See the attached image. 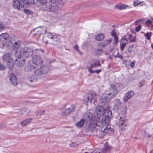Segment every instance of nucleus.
<instances>
[{
  "label": "nucleus",
  "mask_w": 153,
  "mask_h": 153,
  "mask_svg": "<svg viewBox=\"0 0 153 153\" xmlns=\"http://www.w3.org/2000/svg\"><path fill=\"white\" fill-rule=\"evenodd\" d=\"M122 88V86L119 83L111 85L108 93L103 94L101 96L100 102L103 105L107 104L116 96Z\"/></svg>",
  "instance_id": "obj_1"
},
{
  "label": "nucleus",
  "mask_w": 153,
  "mask_h": 153,
  "mask_svg": "<svg viewBox=\"0 0 153 153\" xmlns=\"http://www.w3.org/2000/svg\"><path fill=\"white\" fill-rule=\"evenodd\" d=\"M112 113L111 111L108 109H105L104 110L103 114V117L102 119V122L103 123H105L107 126L103 130V132L104 133H106L109 131H112L113 129L111 128V126L109 123L110 121V118L111 117Z\"/></svg>",
  "instance_id": "obj_2"
},
{
  "label": "nucleus",
  "mask_w": 153,
  "mask_h": 153,
  "mask_svg": "<svg viewBox=\"0 0 153 153\" xmlns=\"http://www.w3.org/2000/svg\"><path fill=\"white\" fill-rule=\"evenodd\" d=\"M42 41L46 45L49 43L53 45H56L61 42L59 38L51 33H46L45 36L42 37Z\"/></svg>",
  "instance_id": "obj_3"
},
{
  "label": "nucleus",
  "mask_w": 153,
  "mask_h": 153,
  "mask_svg": "<svg viewBox=\"0 0 153 153\" xmlns=\"http://www.w3.org/2000/svg\"><path fill=\"white\" fill-rule=\"evenodd\" d=\"M4 62H7V65L10 67L12 68L13 66V60L12 58V54L11 53L4 54L2 57Z\"/></svg>",
  "instance_id": "obj_4"
},
{
  "label": "nucleus",
  "mask_w": 153,
  "mask_h": 153,
  "mask_svg": "<svg viewBox=\"0 0 153 153\" xmlns=\"http://www.w3.org/2000/svg\"><path fill=\"white\" fill-rule=\"evenodd\" d=\"M49 69L48 66L43 65L39 68H38L35 70L34 73L36 76H40L42 74L47 73Z\"/></svg>",
  "instance_id": "obj_5"
},
{
  "label": "nucleus",
  "mask_w": 153,
  "mask_h": 153,
  "mask_svg": "<svg viewBox=\"0 0 153 153\" xmlns=\"http://www.w3.org/2000/svg\"><path fill=\"white\" fill-rule=\"evenodd\" d=\"M42 8L45 11L48 12H54L58 9V7L56 4H52L47 3L43 5Z\"/></svg>",
  "instance_id": "obj_6"
},
{
  "label": "nucleus",
  "mask_w": 153,
  "mask_h": 153,
  "mask_svg": "<svg viewBox=\"0 0 153 153\" xmlns=\"http://www.w3.org/2000/svg\"><path fill=\"white\" fill-rule=\"evenodd\" d=\"M97 96L95 92L92 91L90 92L88 96L85 97L84 101L88 103L90 102H94L96 101Z\"/></svg>",
  "instance_id": "obj_7"
},
{
  "label": "nucleus",
  "mask_w": 153,
  "mask_h": 153,
  "mask_svg": "<svg viewBox=\"0 0 153 153\" xmlns=\"http://www.w3.org/2000/svg\"><path fill=\"white\" fill-rule=\"evenodd\" d=\"M126 120L125 119V116L120 117L119 121V127L122 130H124L126 128Z\"/></svg>",
  "instance_id": "obj_8"
},
{
  "label": "nucleus",
  "mask_w": 153,
  "mask_h": 153,
  "mask_svg": "<svg viewBox=\"0 0 153 153\" xmlns=\"http://www.w3.org/2000/svg\"><path fill=\"white\" fill-rule=\"evenodd\" d=\"M25 49L19 48L15 51L14 55L17 58H24Z\"/></svg>",
  "instance_id": "obj_9"
},
{
  "label": "nucleus",
  "mask_w": 153,
  "mask_h": 153,
  "mask_svg": "<svg viewBox=\"0 0 153 153\" xmlns=\"http://www.w3.org/2000/svg\"><path fill=\"white\" fill-rule=\"evenodd\" d=\"M37 66L33 61H29L28 62L27 67H25V70L27 71H31Z\"/></svg>",
  "instance_id": "obj_10"
},
{
  "label": "nucleus",
  "mask_w": 153,
  "mask_h": 153,
  "mask_svg": "<svg viewBox=\"0 0 153 153\" xmlns=\"http://www.w3.org/2000/svg\"><path fill=\"white\" fill-rule=\"evenodd\" d=\"M105 109L101 106H98L95 109V112L98 116L100 117L102 116Z\"/></svg>",
  "instance_id": "obj_11"
},
{
  "label": "nucleus",
  "mask_w": 153,
  "mask_h": 153,
  "mask_svg": "<svg viewBox=\"0 0 153 153\" xmlns=\"http://www.w3.org/2000/svg\"><path fill=\"white\" fill-rule=\"evenodd\" d=\"M37 66L38 65H41L42 62V58L39 56H36L33 57L32 61Z\"/></svg>",
  "instance_id": "obj_12"
},
{
  "label": "nucleus",
  "mask_w": 153,
  "mask_h": 153,
  "mask_svg": "<svg viewBox=\"0 0 153 153\" xmlns=\"http://www.w3.org/2000/svg\"><path fill=\"white\" fill-rule=\"evenodd\" d=\"M134 93L133 91H128L125 95L123 98V100L125 102L127 101L128 100L132 97L134 95Z\"/></svg>",
  "instance_id": "obj_13"
},
{
  "label": "nucleus",
  "mask_w": 153,
  "mask_h": 153,
  "mask_svg": "<svg viewBox=\"0 0 153 153\" xmlns=\"http://www.w3.org/2000/svg\"><path fill=\"white\" fill-rule=\"evenodd\" d=\"M25 63V59L24 58H17L15 60V63L19 67L22 66Z\"/></svg>",
  "instance_id": "obj_14"
},
{
  "label": "nucleus",
  "mask_w": 153,
  "mask_h": 153,
  "mask_svg": "<svg viewBox=\"0 0 153 153\" xmlns=\"http://www.w3.org/2000/svg\"><path fill=\"white\" fill-rule=\"evenodd\" d=\"M33 118H28L25 119L21 121L20 123L22 127H25L32 122Z\"/></svg>",
  "instance_id": "obj_15"
},
{
  "label": "nucleus",
  "mask_w": 153,
  "mask_h": 153,
  "mask_svg": "<svg viewBox=\"0 0 153 153\" xmlns=\"http://www.w3.org/2000/svg\"><path fill=\"white\" fill-rule=\"evenodd\" d=\"M33 51L30 48H25L24 58L31 56L33 54Z\"/></svg>",
  "instance_id": "obj_16"
},
{
  "label": "nucleus",
  "mask_w": 153,
  "mask_h": 153,
  "mask_svg": "<svg viewBox=\"0 0 153 153\" xmlns=\"http://www.w3.org/2000/svg\"><path fill=\"white\" fill-rule=\"evenodd\" d=\"M10 79L12 84L16 86L17 84V82L16 76L13 73H11L10 75Z\"/></svg>",
  "instance_id": "obj_17"
},
{
  "label": "nucleus",
  "mask_w": 153,
  "mask_h": 153,
  "mask_svg": "<svg viewBox=\"0 0 153 153\" xmlns=\"http://www.w3.org/2000/svg\"><path fill=\"white\" fill-rule=\"evenodd\" d=\"M88 131L94 133L97 132V130L95 123H91L88 127Z\"/></svg>",
  "instance_id": "obj_18"
},
{
  "label": "nucleus",
  "mask_w": 153,
  "mask_h": 153,
  "mask_svg": "<svg viewBox=\"0 0 153 153\" xmlns=\"http://www.w3.org/2000/svg\"><path fill=\"white\" fill-rule=\"evenodd\" d=\"M110 148L107 143L104 144V148L101 150L100 153H109Z\"/></svg>",
  "instance_id": "obj_19"
},
{
  "label": "nucleus",
  "mask_w": 153,
  "mask_h": 153,
  "mask_svg": "<svg viewBox=\"0 0 153 153\" xmlns=\"http://www.w3.org/2000/svg\"><path fill=\"white\" fill-rule=\"evenodd\" d=\"M22 1L21 0H13V6L14 8L19 10L20 8V3Z\"/></svg>",
  "instance_id": "obj_20"
},
{
  "label": "nucleus",
  "mask_w": 153,
  "mask_h": 153,
  "mask_svg": "<svg viewBox=\"0 0 153 153\" xmlns=\"http://www.w3.org/2000/svg\"><path fill=\"white\" fill-rule=\"evenodd\" d=\"M114 109L116 110H119L121 107V102L118 99L114 100Z\"/></svg>",
  "instance_id": "obj_21"
},
{
  "label": "nucleus",
  "mask_w": 153,
  "mask_h": 153,
  "mask_svg": "<svg viewBox=\"0 0 153 153\" xmlns=\"http://www.w3.org/2000/svg\"><path fill=\"white\" fill-rule=\"evenodd\" d=\"M127 40L125 38H122L120 41V49L123 51L127 43Z\"/></svg>",
  "instance_id": "obj_22"
},
{
  "label": "nucleus",
  "mask_w": 153,
  "mask_h": 153,
  "mask_svg": "<svg viewBox=\"0 0 153 153\" xmlns=\"http://www.w3.org/2000/svg\"><path fill=\"white\" fill-rule=\"evenodd\" d=\"M9 37V35L7 33H3L0 35V40L2 42L5 41Z\"/></svg>",
  "instance_id": "obj_23"
},
{
  "label": "nucleus",
  "mask_w": 153,
  "mask_h": 153,
  "mask_svg": "<svg viewBox=\"0 0 153 153\" xmlns=\"http://www.w3.org/2000/svg\"><path fill=\"white\" fill-rule=\"evenodd\" d=\"M85 122V119H82L80 120V121L76 123V125L78 128H81L83 126Z\"/></svg>",
  "instance_id": "obj_24"
},
{
  "label": "nucleus",
  "mask_w": 153,
  "mask_h": 153,
  "mask_svg": "<svg viewBox=\"0 0 153 153\" xmlns=\"http://www.w3.org/2000/svg\"><path fill=\"white\" fill-rule=\"evenodd\" d=\"M21 42L20 41H17L16 42H15L14 45L13 47V50H16V51L19 48H20V45Z\"/></svg>",
  "instance_id": "obj_25"
},
{
  "label": "nucleus",
  "mask_w": 153,
  "mask_h": 153,
  "mask_svg": "<svg viewBox=\"0 0 153 153\" xmlns=\"http://www.w3.org/2000/svg\"><path fill=\"white\" fill-rule=\"evenodd\" d=\"M30 110L27 109L25 108L22 110V112L21 113V115H24L25 116H27L29 115L30 114Z\"/></svg>",
  "instance_id": "obj_26"
},
{
  "label": "nucleus",
  "mask_w": 153,
  "mask_h": 153,
  "mask_svg": "<svg viewBox=\"0 0 153 153\" xmlns=\"http://www.w3.org/2000/svg\"><path fill=\"white\" fill-rule=\"evenodd\" d=\"M27 2L26 1H24L22 2L24 3V4L27 3L31 4H36L38 2V0H27Z\"/></svg>",
  "instance_id": "obj_27"
},
{
  "label": "nucleus",
  "mask_w": 153,
  "mask_h": 153,
  "mask_svg": "<svg viewBox=\"0 0 153 153\" xmlns=\"http://www.w3.org/2000/svg\"><path fill=\"white\" fill-rule=\"evenodd\" d=\"M92 115L90 113L87 114L85 116V117L87 121H90L92 120Z\"/></svg>",
  "instance_id": "obj_28"
},
{
  "label": "nucleus",
  "mask_w": 153,
  "mask_h": 153,
  "mask_svg": "<svg viewBox=\"0 0 153 153\" xmlns=\"http://www.w3.org/2000/svg\"><path fill=\"white\" fill-rule=\"evenodd\" d=\"M104 37V36L103 34H100L96 36L95 39L97 41H100L102 40Z\"/></svg>",
  "instance_id": "obj_29"
},
{
  "label": "nucleus",
  "mask_w": 153,
  "mask_h": 153,
  "mask_svg": "<svg viewBox=\"0 0 153 153\" xmlns=\"http://www.w3.org/2000/svg\"><path fill=\"white\" fill-rule=\"evenodd\" d=\"M112 41L111 39H109L108 40L106 41L105 42H104L105 44H102V43L99 44L98 45H100V46H101L102 47H104L105 46V45L109 44Z\"/></svg>",
  "instance_id": "obj_30"
},
{
  "label": "nucleus",
  "mask_w": 153,
  "mask_h": 153,
  "mask_svg": "<svg viewBox=\"0 0 153 153\" xmlns=\"http://www.w3.org/2000/svg\"><path fill=\"white\" fill-rule=\"evenodd\" d=\"M96 125V127L97 130L99 129V128H102V125H104V124H105V123H101L100 122H97L96 123H95ZM105 126H107L106 125V124H105Z\"/></svg>",
  "instance_id": "obj_31"
},
{
  "label": "nucleus",
  "mask_w": 153,
  "mask_h": 153,
  "mask_svg": "<svg viewBox=\"0 0 153 153\" xmlns=\"http://www.w3.org/2000/svg\"><path fill=\"white\" fill-rule=\"evenodd\" d=\"M88 69L89 71L91 73H96L97 74H98L100 72L102 71V70L100 69H99L94 71H92L91 68H90V67H88Z\"/></svg>",
  "instance_id": "obj_32"
},
{
  "label": "nucleus",
  "mask_w": 153,
  "mask_h": 153,
  "mask_svg": "<svg viewBox=\"0 0 153 153\" xmlns=\"http://www.w3.org/2000/svg\"><path fill=\"white\" fill-rule=\"evenodd\" d=\"M101 64L100 63V62L99 61H97V62H95L94 63L91 65L90 68H92L94 67L100 66H101Z\"/></svg>",
  "instance_id": "obj_33"
},
{
  "label": "nucleus",
  "mask_w": 153,
  "mask_h": 153,
  "mask_svg": "<svg viewBox=\"0 0 153 153\" xmlns=\"http://www.w3.org/2000/svg\"><path fill=\"white\" fill-rule=\"evenodd\" d=\"M66 109L69 111V113H70L71 112H74V111L75 107L73 105H71L69 108Z\"/></svg>",
  "instance_id": "obj_34"
},
{
  "label": "nucleus",
  "mask_w": 153,
  "mask_h": 153,
  "mask_svg": "<svg viewBox=\"0 0 153 153\" xmlns=\"http://www.w3.org/2000/svg\"><path fill=\"white\" fill-rule=\"evenodd\" d=\"M128 7V6L125 4H121L117 6L118 8L120 9H124L126 8V7Z\"/></svg>",
  "instance_id": "obj_35"
},
{
  "label": "nucleus",
  "mask_w": 153,
  "mask_h": 153,
  "mask_svg": "<svg viewBox=\"0 0 153 153\" xmlns=\"http://www.w3.org/2000/svg\"><path fill=\"white\" fill-rule=\"evenodd\" d=\"M38 1L42 6L47 3V0H38Z\"/></svg>",
  "instance_id": "obj_36"
},
{
  "label": "nucleus",
  "mask_w": 153,
  "mask_h": 153,
  "mask_svg": "<svg viewBox=\"0 0 153 153\" xmlns=\"http://www.w3.org/2000/svg\"><path fill=\"white\" fill-rule=\"evenodd\" d=\"M69 111L66 109L62 112V115L63 116H65L69 114Z\"/></svg>",
  "instance_id": "obj_37"
},
{
  "label": "nucleus",
  "mask_w": 153,
  "mask_h": 153,
  "mask_svg": "<svg viewBox=\"0 0 153 153\" xmlns=\"http://www.w3.org/2000/svg\"><path fill=\"white\" fill-rule=\"evenodd\" d=\"M79 144H77L75 143H72L69 144L70 146L72 147H76L78 146Z\"/></svg>",
  "instance_id": "obj_38"
},
{
  "label": "nucleus",
  "mask_w": 153,
  "mask_h": 153,
  "mask_svg": "<svg viewBox=\"0 0 153 153\" xmlns=\"http://www.w3.org/2000/svg\"><path fill=\"white\" fill-rule=\"evenodd\" d=\"M52 3L56 4L59 3L61 1V0H49Z\"/></svg>",
  "instance_id": "obj_39"
},
{
  "label": "nucleus",
  "mask_w": 153,
  "mask_h": 153,
  "mask_svg": "<svg viewBox=\"0 0 153 153\" xmlns=\"http://www.w3.org/2000/svg\"><path fill=\"white\" fill-rule=\"evenodd\" d=\"M96 53L98 55H101L102 53V49H98L96 51Z\"/></svg>",
  "instance_id": "obj_40"
},
{
  "label": "nucleus",
  "mask_w": 153,
  "mask_h": 153,
  "mask_svg": "<svg viewBox=\"0 0 153 153\" xmlns=\"http://www.w3.org/2000/svg\"><path fill=\"white\" fill-rule=\"evenodd\" d=\"M134 46L133 45H130L129 47V48L128 49V52L130 53H132V48H133Z\"/></svg>",
  "instance_id": "obj_41"
},
{
  "label": "nucleus",
  "mask_w": 153,
  "mask_h": 153,
  "mask_svg": "<svg viewBox=\"0 0 153 153\" xmlns=\"http://www.w3.org/2000/svg\"><path fill=\"white\" fill-rule=\"evenodd\" d=\"M5 28V25L3 24L0 23V31H1Z\"/></svg>",
  "instance_id": "obj_42"
},
{
  "label": "nucleus",
  "mask_w": 153,
  "mask_h": 153,
  "mask_svg": "<svg viewBox=\"0 0 153 153\" xmlns=\"http://www.w3.org/2000/svg\"><path fill=\"white\" fill-rule=\"evenodd\" d=\"M145 84V80H143L141 81H140V84L139 85V87H141L143 85Z\"/></svg>",
  "instance_id": "obj_43"
},
{
  "label": "nucleus",
  "mask_w": 153,
  "mask_h": 153,
  "mask_svg": "<svg viewBox=\"0 0 153 153\" xmlns=\"http://www.w3.org/2000/svg\"><path fill=\"white\" fill-rule=\"evenodd\" d=\"M74 48L77 51H78L80 54H81L82 53L81 52H80V51L78 49V46L77 45H75L74 47Z\"/></svg>",
  "instance_id": "obj_44"
},
{
  "label": "nucleus",
  "mask_w": 153,
  "mask_h": 153,
  "mask_svg": "<svg viewBox=\"0 0 153 153\" xmlns=\"http://www.w3.org/2000/svg\"><path fill=\"white\" fill-rule=\"evenodd\" d=\"M114 41L115 42V43H116L118 42V37L117 36H115L114 37Z\"/></svg>",
  "instance_id": "obj_45"
},
{
  "label": "nucleus",
  "mask_w": 153,
  "mask_h": 153,
  "mask_svg": "<svg viewBox=\"0 0 153 153\" xmlns=\"http://www.w3.org/2000/svg\"><path fill=\"white\" fill-rule=\"evenodd\" d=\"M152 22L150 20H148L146 22V24L148 26L150 25L152 23Z\"/></svg>",
  "instance_id": "obj_46"
},
{
  "label": "nucleus",
  "mask_w": 153,
  "mask_h": 153,
  "mask_svg": "<svg viewBox=\"0 0 153 153\" xmlns=\"http://www.w3.org/2000/svg\"><path fill=\"white\" fill-rule=\"evenodd\" d=\"M24 11L25 13L27 14H29L30 13L31 11L30 10L28 9H25Z\"/></svg>",
  "instance_id": "obj_47"
},
{
  "label": "nucleus",
  "mask_w": 153,
  "mask_h": 153,
  "mask_svg": "<svg viewBox=\"0 0 153 153\" xmlns=\"http://www.w3.org/2000/svg\"><path fill=\"white\" fill-rule=\"evenodd\" d=\"M141 28V26L140 25L138 27L136 28V31L138 32L140 30Z\"/></svg>",
  "instance_id": "obj_48"
},
{
  "label": "nucleus",
  "mask_w": 153,
  "mask_h": 153,
  "mask_svg": "<svg viewBox=\"0 0 153 153\" xmlns=\"http://www.w3.org/2000/svg\"><path fill=\"white\" fill-rule=\"evenodd\" d=\"M141 3V1L139 2V3H137V2L134 1V6H136L140 4Z\"/></svg>",
  "instance_id": "obj_49"
},
{
  "label": "nucleus",
  "mask_w": 153,
  "mask_h": 153,
  "mask_svg": "<svg viewBox=\"0 0 153 153\" xmlns=\"http://www.w3.org/2000/svg\"><path fill=\"white\" fill-rule=\"evenodd\" d=\"M135 61L132 62L130 64V66L131 68H134L135 65Z\"/></svg>",
  "instance_id": "obj_50"
},
{
  "label": "nucleus",
  "mask_w": 153,
  "mask_h": 153,
  "mask_svg": "<svg viewBox=\"0 0 153 153\" xmlns=\"http://www.w3.org/2000/svg\"><path fill=\"white\" fill-rule=\"evenodd\" d=\"M131 36V35H129V38H130V37ZM130 42H134L135 40V37H134V38H133L132 39H131L130 38Z\"/></svg>",
  "instance_id": "obj_51"
},
{
  "label": "nucleus",
  "mask_w": 153,
  "mask_h": 153,
  "mask_svg": "<svg viewBox=\"0 0 153 153\" xmlns=\"http://www.w3.org/2000/svg\"><path fill=\"white\" fill-rule=\"evenodd\" d=\"M111 35L112 36H113L114 37L115 36H117L115 33L114 31H112Z\"/></svg>",
  "instance_id": "obj_52"
},
{
  "label": "nucleus",
  "mask_w": 153,
  "mask_h": 153,
  "mask_svg": "<svg viewBox=\"0 0 153 153\" xmlns=\"http://www.w3.org/2000/svg\"><path fill=\"white\" fill-rule=\"evenodd\" d=\"M0 69L3 70L5 69V67L4 66L2 65L1 64H0Z\"/></svg>",
  "instance_id": "obj_53"
},
{
  "label": "nucleus",
  "mask_w": 153,
  "mask_h": 153,
  "mask_svg": "<svg viewBox=\"0 0 153 153\" xmlns=\"http://www.w3.org/2000/svg\"><path fill=\"white\" fill-rule=\"evenodd\" d=\"M151 33H147L146 34V36H147V39H150V34Z\"/></svg>",
  "instance_id": "obj_54"
},
{
  "label": "nucleus",
  "mask_w": 153,
  "mask_h": 153,
  "mask_svg": "<svg viewBox=\"0 0 153 153\" xmlns=\"http://www.w3.org/2000/svg\"><path fill=\"white\" fill-rule=\"evenodd\" d=\"M45 112V111H42L39 114V116H40L42 114H43Z\"/></svg>",
  "instance_id": "obj_55"
},
{
  "label": "nucleus",
  "mask_w": 153,
  "mask_h": 153,
  "mask_svg": "<svg viewBox=\"0 0 153 153\" xmlns=\"http://www.w3.org/2000/svg\"><path fill=\"white\" fill-rule=\"evenodd\" d=\"M43 30H42V31H41V33H46V32H47V30L46 29H45L44 30V31L45 30V31H43Z\"/></svg>",
  "instance_id": "obj_56"
},
{
  "label": "nucleus",
  "mask_w": 153,
  "mask_h": 153,
  "mask_svg": "<svg viewBox=\"0 0 153 153\" xmlns=\"http://www.w3.org/2000/svg\"><path fill=\"white\" fill-rule=\"evenodd\" d=\"M145 135L146 136H147V137L149 136V137H150V135H149V134H147V133H146V131H145Z\"/></svg>",
  "instance_id": "obj_57"
},
{
  "label": "nucleus",
  "mask_w": 153,
  "mask_h": 153,
  "mask_svg": "<svg viewBox=\"0 0 153 153\" xmlns=\"http://www.w3.org/2000/svg\"><path fill=\"white\" fill-rule=\"evenodd\" d=\"M28 80L30 81L31 82H32L33 81V79H30V77L28 78Z\"/></svg>",
  "instance_id": "obj_58"
},
{
  "label": "nucleus",
  "mask_w": 153,
  "mask_h": 153,
  "mask_svg": "<svg viewBox=\"0 0 153 153\" xmlns=\"http://www.w3.org/2000/svg\"><path fill=\"white\" fill-rule=\"evenodd\" d=\"M144 20V19H142L140 20H139L140 21V22H143Z\"/></svg>",
  "instance_id": "obj_59"
},
{
  "label": "nucleus",
  "mask_w": 153,
  "mask_h": 153,
  "mask_svg": "<svg viewBox=\"0 0 153 153\" xmlns=\"http://www.w3.org/2000/svg\"><path fill=\"white\" fill-rule=\"evenodd\" d=\"M150 153H153V149L151 150L150 152Z\"/></svg>",
  "instance_id": "obj_60"
},
{
  "label": "nucleus",
  "mask_w": 153,
  "mask_h": 153,
  "mask_svg": "<svg viewBox=\"0 0 153 153\" xmlns=\"http://www.w3.org/2000/svg\"><path fill=\"white\" fill-rule=\"evenodd\" d=\"M140 22V21L139 20H138V21H135V23H137V22Z\"/></svg>",
  "instance_id": "obj_61"
},
{
  "label": "nucleus",
  "mask_w": 153,
  "mask_h": 153,
  "mask_svg": "<svg viewBox=\"0 0 153 153\" xmlns=\"http://www.w3.org/2000/svg\"><path fill=\"white\" fill-rule=\"evenodd\" d=\"M120 57L121 58H123V56H120Z\"/></svg>",
  "instance_id": "obj_62"
},
{
  "label": "nucleus",
  "mask_w": 153,
  "mask_h": 153,
  "mask_svg": "<svg viewBox=\"0 0 153 153\" xmlns=\"http://www.w3.org/2000/svg\"><path fill=\"white\" fill-rule=\"evenodd\" d=\"M113 50V48L111 49V51H112Z\"/></svg>",
  "instance_id": "obj_63"
},
{
  "label": "nucleus",
  "mask_w": 153,
  "mask_h": 153,
  "mask_svg": "<svg viewBox=\"0 0 153 153\" xmlns=\"http://www.w3.org/2000/svg\"><path fill=\"white\" fill-rule=\"evenodd\" d=\"M152 28L153 29V25L152 26Z\"/></svg>",
  "instance_id": "obj_64"
}]
</instances>
